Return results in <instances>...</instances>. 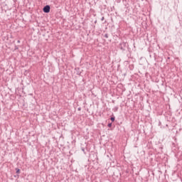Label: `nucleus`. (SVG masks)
<instances>
[{
  "mask_svg": "<svg viewBox=\"0 0 182 182\" xmlns=\"http://www.w3.org/2000/svg\"><path fill=\"white\" fill-rule=\"evenodd\" d=\"M16 174H21V169L16 168Z\"/></svg>",
  "mask_w": 182,
  "mask_h": 182,
  "instance_id": "nucleus-4",
  "label": "nucleus"
},
{
  "mask_svg": "<svg viewBox=\"0 0 182 182\" xmlns=\"http://www.w3.org/2000/svg\"><path fill=\"white\" fill-rule=\"evenodd\" d=\"M101 21H105V17H102V18H101Z\"/></svg>",
  "mask_w": 182,
  "mask_h": 182,
  "instance_id": "nucleus-11",
  "label": "nucleus"
},
{
  "mask_svg": "<svg viewBox=\"0 0 182 182\" xmlns=\"http://www.w3.org/2000/svg\"><path fill=\"white\" fill-rule=\"evenodd\" d=\"M104 37L106 38V39H107V38H109V34L105 33V34L104 35Z\"/></svg>",
  "mask_w": 182,
  "mask_h": 182,
  "instance_id": "nucleus-6",
  "label": "nucleus"
},
{
  "mask_svg": "<svg viewBox=\"0 0 182 182\" xmlns=\"http://www.w3.org/2000/svg\"><path fill=\"white\" fill-rule=\"evenodd\" d=\"M77 110H78L79 112H80V110H82V108H81V107H78V108H77Z\"/></svg>",
  "mask_w": 182,
  "mask_h": 182,
  "instance_id": "nucleus-9",
  "label": "nucleus"
},
{
  "mask_svg": "<svg viewBox=\"0 0 182 182\" xmlns=\"http://www.w3.org/2000/svg\"><path fill=\"white\" fill-rule=\"evenodd\" d=\"M18 49H19V48L18 47V46H15L14 50H18Z\"/></svg>",
  "mask_w": 182,
  "mask_h": 182,
  "instance_id": "nucleus-7",
  "label": "nucleus"
},
{
  "mask_svg": "<svg viewBox=\"0 0 182 182\" xmlns=\"http://www.w3.org/2000/svg\"><path fill=\"white\" fill-rule=\"evenodd\" d=\"M82 151H85V149H82Z\"/></svg>",
  "mask_w": 182,
  "mask_h": 182,
  "instance_id": "nucleus-12",
  "label": "nucleus"
},
{
  "mask_svg": "<svg viewBox=\"0 0 182 182\" xmlns=\"http://www.w3.org/2000/svg\"><path fill=\"white\" fill-rule=\"evenodd\" d=\"M129 46V44L127 43L122 42L119 44V49L121 50L124 51L126 50V48Z\"/></svg>",
  "mask_w": 182,
  "mask_h": 182,
  "instance_id": "nucleus-1",
  "label": "nucleus"
},
{
  "mask_svg": "<svg viewBox=\"0 0 182 182\" xmlns=\"http://www.w3.org/2000/svg\"><path fill=\"white\" fill-rule=\"evenodd\" d=\"M109 127H112V123H109L107 125Z\"/></svg>",
  "mask_w": 182,
  "mask_h": 182,
  "instance_id": "nucleus-8",
  "label": "nucleus"
},
{
  "mask_svg": "<svg viewBox=\"0 0 182 182\" xmlns=\"http://www.w3.org/2000/svg\"><path fill=\"white\" fill-rule=\"evenodd\" d=\"M112 110H113L114 112H117V110H119V107H114L112 109Z\"/></svg>",
  "mask_w": 182,
  "mask_h": 182,
  "instance_id": "nucleus-3",
  "label": "nucleus"
},
{
  "mask_svg": "<svg viewBox=\"0 0 182 182\" xmlns=\"http://www.w3.org/2000/svg\"><path fill=\"white\" fill-rule=\"evenodd\" d=\"M168 59H170V57H168Z\"/></svg>",
  "mask_w": 182,
  "mask_h": 182,
  "instance_id": "nucleus-13",
  "label": "nucleus"
},
{
  "mask_svg": "<svg viewBox=\"0 0 182 182\" xmlns=\"http://www.w3.org/2000/svg\"><path fill=\"white\" fill-rule=\"evenodd\" d=\"M43 11L44 12V14H49L50 12V6H45L43 9Z\"/></svg>",
  "mask_w": 182,
  "mask_h": 182,
  "instance_id": "nucleus-2",
  "label": "nucleus"
},
{
  "mask_svg": "<svg viewBox=\"0 0 182 182\" xmlns=\"http://www.w3.org/2000/svg\"><path fill=\"white\" fill-rule=\"evenodd\" d=\"M17 43H21V41H20V40H18V41H17Z\"/></svg>",
  "mask_w": 182,
  "mask_h": 182,
  "instance_id": "nucleus-10",
  "label": "nucleus"
},
{
  "mask_svg": "<svg viewBox=\"0 0 182 182\" xmlns=\"http://www.w3.org/2000/svg\"><path fill=\"white\" fill-rule=\"evenodd\" d=\"M115 119L116 118L114 117H111L110 120L111 122H114Z\"/></svg>",
  "mask_w": 182,
  "mask_h": 182,
  "instance_id": "nucleus-5",
  "label": "nucleus"
}]
</instances>
